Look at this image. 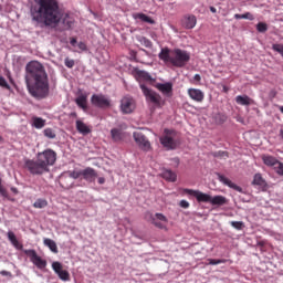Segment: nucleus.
<instances>
[{"instance_id": "52", "label": "nucleus", "mask_w": 283, "mask_h": 283, "mask_svg": "<svg viewBox=\"0 0 283 283\" xmlns=\"http://www.w3.org/2000/svg\"><path fill=\"white\" fill-rule=\"evenodd\" d=\"M210 12H212L213 14H216L218 12V9H216V7H210Z\"/></svg>"}, {"instance_id": "45", "label": "nucleus", "mask_w": 283, "mask_h": 283, "mask_svg": "<svg viewBox=\"0 0 283 283\" xmlns=\"http://www.w3.org/2000/svg\"><path fill=\"white\" fill-rule=\"evenodd\" d=\"M243 19H248L249 21H253L255 17L251 12L243 13Z\"/></svg>"}, {"instance_id": "19", "label": "nucleus", "mask_w": 283, "mask_h": 283, "mask_svg": "<svg viewBox=\"0 0 283 283\" xmlns=\"http://www.w3.org/2000/svg\"><path fill=\"white\" fill-rule=\"evenodd\" d=\"M75 127L78 134H83V136H87V134H92V128L87 126V124H84L83 120L77 119L75 122Z\"/></svg>"}, {"instance_id": "56", "label": "nucleus", "mask_w": 283, "mask_h": 283, "mask_svg": "<svg viewBox=\"0 0 283 283\" xmlns=\"http://www.w3.org/2000/svg\"><path fill=\"white\" fill-rule=\"evenodd\" d=\"M280 136H281V138L283 140V129L282 128L280 129Z\"/></svg>"}, {"instance_id": "51", "label": "nucleus", "mask_w": 283, "mask_h": 283, "mask_svg": "<svg viewBox=\"0 0 283 283\" xmlns=\"http://www.w3.org/2000/svg\"><path fill=\"white\" fill-rule=\"evenodd\" d=\"M234 19H244V15L240 14V13H235L234 14Z\"/></svg>"}, {"instance_id": "36", "label": "nucleus", "mask_w": 283, "mask_h": 283, "mask_svg": "<svg viewBox=\"0 0 283 283\" xmlns=\"http://www.w3.org/2000/svg\"><path fill=\"white\" fill-rule=\"evenodd\" d=\"M256 30H258V32L264 33V32H266V30H269V25L264 22H259L256 24Z\"/></svg>"}, {"instance_id": "4", "label": "nucleus", "mask_w": 283, "mask_h": 283, "mask_svg": "<svg viewBox=\"0 0 283 283\" xmlns=\"http://www.w3.org/2000/svg\"><path fill=\"white\" fill-rule=\"evenodd\" d=\"M160 61H164L166 65H172V67H185L189 61H191V55L189 52L175 49L169 50L168 48L161 49L159 53Z\"/></svg>"}, {"instance_id": "40", "label": "nucleus", "mask_w": 283, "mask_h": 283, "mask_svg": "<svg viewBox=\"0 0 283 283\" xmlns=\"http://www.w3.org/2000/svg\"><path fill=\"white\" fill-rule=\"evenodd\" d=\"M0 87H4V90H10V84L6 81L4 76L0 75Z\"/></svg>"}, {"instance_id": "14", "label": "nucleus", "mask_w": 283, "mask_h": 283, "mask_svg": "<svg viewBox=\"0 0 283 283\" xmlns=\"http://www.w3.org/2000/svg\"><path fill=\"white\" fill-rule=\"evenodd\" d=\"M168 222L169 220L163 213L157 212L155 217L151 218V224H154V227H156L157 229H167Z\"/></svg>"}, {"instance_id": "53", "label": "nucleus", "mask_w": 283, "mask_h": 283, "mask_svg": "<svg viewBox=\"0 0 283 283\" xmlns=\"http://www.w3.org/2000/svg\"><path fill=\"white\" fill-rule=\"evenodd\" d=\"M71 45H76V38L71 39Z\"/></svg>"}, {"instance_id": "35", "label": "nucleus", "mask_w": 283, "mask_h": 283, "mask_svg": "<svg viewBox=\"0 0 283 283\" xmlns=\"http://www.w3.org/2000/svg\"><path fill=\"white\" fill-rule=\"evenodd\" d=\"M230 224L233 229H237V231H242V229H244V222L242 221H231Z\"/></svg>"}, {"instance_id": "3", "label": "nucleus", "mask_w": 283, "mask_h": 283, "mask_svg": "<svg viewBox=\"0 0 283 283\" xmlns=\"http://www.w3.org/2000/svg\"><path fill=\"white\" fill-rule=\"evenodd\" d=\"M36 158V160L27 159L24 167L33 176H42V174L50 171V167L56 163V151L49 148L42 153H38Z\"/></svg>"}, {"instance_id": "42", "label": "nucleus", "mask_w": 283, "mask_h": 283, "mask_svg": "<svg viewBox=\"0 0 283 283\" xmlns=\"http://www.w3.org/2000/svg\"><path fill=\"white\" fill-rule=\"evenodd\" d=\"M1 182H3V181L0 178V195L2 196V198H8V190H6V188H3V185Z\"/></svg>"}, {"instance_id": "55", "label": "nucleus", "mask_w": 283, "mask_h": 283, "mask_svg": "<svg viewBox=\"0 0 283 283\" xmlns=\"http://www.w3.org/2000/svg\"><path fill=\"white\" fill-rule=\"evenodd\" d=\"M11 191H12L13 193H19V190H18L17 188H11Z\"/></svg>"}, {"instance_id": "44", "label": "nucleus", "mask_w": 283, "mask_h": 283, "mask_svg": "<svg viewBox=\"0 0 283 283\" xmlns=\"http://www.w3.org/2000/svg\"><path fill=\"white\" fill-rule=\"evenodd\" d=\"M189 201H187V200H181L180 202H179V207H181V209H189Z\"/></svg>"}, {"instance_id": "28", "label": "nucleus", "mask_w": 283, "mask_h": 283, "mask_svg": "<svg viewBox=\"0 0 283 283\" xmlns=\"http://www.w3.org/2000/svg\"><path fill=\"white\" fill-rule=\"evenodd\" d=\"M75 103L77 106L81 107V109H87V96L80 95L78 97H76Z\"/></svg>"}, {"instance_id": "50", "label": "nucleus", "mask_w": 283, "mask_h": 283, "mask_svg": "<svg viewBox=\"0 0 283 283\" xmlns=\"http://www.w3.org/2000/svg\"><path fill=\"white\" fill-rule=\"evenodd\" d=\"M97 182H98V185H105V178L104 177H99L97 179Z\"/></svg>"}, {"instance_id": "7", "label": "nucleus", "mask_w": 283, "mask_h": 283, "mask_svg": "<svg viewBox=\"0 0 283 283\" xmlns=\"http://www.w3.org/2000/svg\"><path fill=\"white\" fill-rule=\"evenodd\" d=\"M164 134L165 135L160 137L161 145L166 147V149H176V140H174V138H176V130L165 129Z\"/></svg>"}, {"instance_id": "29", "label": "nucleus", "mask_w": 283, "mask_h": 283, "mask_svg": "<svg viewBox=\"0 0 283 283\" xmlns=\"http://www.w3.org/2000/svg\"><path fill=\"white\" fill-rule=\"evenodd\" d=\"M111 136L115 143L123 140V132L118 128H113L111 130Z\"/></svg>"}, {"instance_id": "9", "label": "nucleus", "mask_w": 283, "mask_h": 283, "mask_svg": "<svg viewBox=\"0 0 283 283\" xmlns=\"http://www.w3.org/2000/svg\"><path fill=\"white\" fill-rule=\"evenodd\" d=\"M25 255L30 258L31 262L38 268V269H45L48 266V261L43 260L39 254H36L35 250H24Z\"/></svg>"}, {"instance_id": "13", "label": "nucleus", "mask_w": 283, "mask_h": 283, "mask_svg": "<svg viewBox=\"0 0 283 283\" xmlns=\"http://www.w3.org/2000/svg\"><path fill=\"white\" fill-rule=\"evenodd\" d=\"M164 96L171 98L174 96V84L171 82L158 83L155 86Z\"/></svg>"}, {"instance_id": "46", "label": "nucleus", "mask_w": 283, "mask_h": 283, "mask_svg": "<svg viewBox=\"0 0 283 283\" xmlns=\"http://www.w3.org/2000/svg\"><path fill=\"white\" fill-rule=\"evenodd\" d=\"M218 118H219V120H218V123H220V124H222V123H227V117H226V115H218Z\"/></svg>"}, {"instance_id": "41", "label": "nucleus", "mask_w": 283, "mask_h": 283, "mask_svg": "<svg viewBox=\"0 0 283 283\" xmlns=\"http://www.w3.org/2000/svg\"><path fill=\"white\" fill-rule=\"evenodd\" d=\"M64 65H65L66 67H69L70 70H72V67H74V65H75V62H74V60H72V59H70V57H66V59L64 60Z\"/></svg>"}, {"instance_id": "31", "label": "nucleus", "mask_w": 283, "mask_h": 283, "mask_svg": "<svg viewBox=\"0 0 283 283\" xmlns=\"http://www.w3.org/2000/svg\"><path fill=\"white\" fill-rule=\"evenodd\" d=\"M252 185H256L258 187H264V185H266V181L262 177V174H255L254 175Z\"/></svg>"}, {"instance_id": "20", "label": "nucleus", "mask_w": 283, "mask_h": 283, "mask_svg": "<svg viewBox=\"0 0 283 283\" xmlns=\"http://www.w3.org/2000/svg\"><path fill=\"white\" fill-rule=\"evenodd\" d=\"M219 180L227 187H230V189H234V191H239V193H242V187L233 184L229 178H227L222 175H219Z\"/></svg>"}, {"instance_id": "15", "label": "nucleus", "mask_w": 283, "mask_h": 283, "mask_svg": "<svg viewBox=\"0 0 283 283\" xmlns=\"http://www.w3.org/2000/svg\"><path fill=\"white\" fill-rule=\"evenodd\" d=\"M135 78L139 82V85H144L143 81L146 83H156V78L151 77L147 71H135Z\"/></svg>"}, {"instance_id": "38", "label": "nucleus", "mask_w": 283, "mask_h": 283, "mask_svg": "<svg viewBox=\"0 0 283 283\" xmlns=\"http://www.w3.org/2000/svg\"><path fill=\"white\" fill-rule=\"evenodd\" d=\"M274 169L279 176H283V163L277 161Z\"/></svg>"}, {"instance_id": "11", "label": "nucleus", "mask_w": 283, "mask_h": 283, "mask_svg": "<svg viewBox=\"0 0 283 283\" xmlns=\"http://www.w3.org/2000/svg\"><path fill=\"white\" fill-rule=\"evenodd\" d=\"M52 269L54 273L57 274V277L62 280V282H70V272L67 270H63V264H61V262H53Z\"/></svg>"}, {"instance_id": "8", "label": "nucleus", "mask_w": 283, "mask_h": 283, "mask_svg": "<svg viewBox=\"0 0 283 283\" xmlns=\"http://www.w3.org/2000/svg\"><path fill=\"white\" fill-rule=\"evenodd\" d=\"M91 103L95 107H99V109H107V107L112 106V101H109V98L103 94L92 95Z\"/></svg>"}, {"instance_id": "33", "label": "nucleus", "mask_w": 283, "mask_h": 283, "mask_svg": "<svg viewBox=\"0 0 283 283\" xmlns=\"http://www.w3.org/2000/svg\"><path fill=\"white\" fill-rule=\"evenodd\" d=\"M138 41H139L140 45H144V48L150 49L154 46V43H151L150 40L145 36L138 38Z\"/></svg>"}, {"instance_id": "16", "label": "nucleus", "mask_w": 283, "mask_h": 283, "mask_svg": "<svg viewBox=\"0 0 283 283\" xmlns=\"http://www.w3.org/2000/svg\"><path fill=\"white\" fill-rule=\"evenodd\" d=\"M82 177L86 180V182H94V180L98 178V172H96V169L87 167L82 170Z\"/></svg>"}, {"instance_id": "1", "label": "nucleus", "mask_w": 283, "mask_h": 283, "mask_svg": "<svg viewBox=\"0 0 283 283\" xmlns=\"http://www.w3.org/2000/svg\"><path fill=\"white\" fill-rule=\"evenodd\" d=\"M30 17L34 23L45 28H56L61 21L64 30H71L74 25V18L61 12L59 0H35L30 8Z\"/></svg>"}, {"instance_id": "47", "label": "nucleus", "mask_w": 283, "mask_h": 283, "mask_svg": "<svg viewBox=\"0 0 283 283\" xmlns=\"http://www.w3.org/2000/svg\"><path fill=\"white\" fill-rule=\"evenodd\" d=\"M77 48H80L83 52H85V50H87V45L84 42H80L77 44Z\"/></svg>"}, {"instance_id": "32", "label": "nucleus", "mask_w": 283, "mask_h": 283, "mask_svg": "<svg viewBox=\"0 0 283 283\" xmlns=\"http://www.w3.org/2000/svg\"><path fill=\"white\" fill-rule=\"evenodd\" d=\"M34 209H45L48 207V200L45 199H36L33 203Z\"/></svg>"}, {"instance_id": "24", "label": "nucleus", "mask_w": 283, "mask_h": 283, "mask_svg": "<svg viewBox=\"0 0 283 283\" xmlns=\"http://www.w3.org/2000/svg\"><path fill=\"white\" fill-rule=\"evenodd\" d=\"M7 235H8V240L11 242V244H12L15 249H18V250L23 249V244H21V243L19 242V240L17 239V235L14 234V232L9 231Z\"/></svg>"}, {"instance_id": "22", "label": "nucleus", "mask_w": 283, "mask_h": 283, "mask_svg": "<svg viewBox=\"0 0 283 283\" xmlns=\"http://www.w3.org/2000/svg\"><path fill=\"white\" fill-rule=\"evenodd\" d=\"M262 160L266 167H275L280 160L271 155H262Z\"/></svg>"}, {"instance_id": "5", "label": "nucleus", "mask_w": 283, "mask_h": 283, "mask_svg": "<svg viewBox=\"0 0 283 283\" xmlns=\"http://www.w3.org/2000/svg\"><path fill=\"white\" fill-rule=\"evenodd\" d=\"M140 90L148 103H151L154 107H163L165 105V101H163V96L156 93V91L150 90L145 84H140Z\"/></svg>"}, {"instance_id": "26", "label": "nucleus", "mask_w": 283, "mask_h": 283, "mask_svg": "<svg viewBox=\"0 0 283 283\" xmlns=\"http://www.w3.org/2000/svg\"><path fill=\"white\" fill-rule=\"evenodd\" d=\"M44 247H48L52 253H59V247L56 242L52 239H44L43 241Z\"/></svg>"}, {"instance_id": "6", "label": "nucleus", "mask_w": 283, "mask_h": 283, "mask_svg": "<svg viewBox=\"0 0 283 283\" xmlns=\"http://www.w3.org/2000/svg\"><path fill=\"white\" fill-rule=\"evenodd\" d=\"M181 196H191L192 198H196L197 202H199V203L200 202H210L211 203V195L205 193L200 190L182 188Z\"/></svg>"}, {"instance_id": "2", "label": "nucleus", "mask_w": 283, "mask_h": 283, "mask_svg": "<svg viewBox=\"0 0 283 283\" xmlns=\"http://www.w3.org/2000/svg\"><path fill=\"white\" fill-rule=\"evenodd\" d=\"M25 83L33 98H48L50 96V80L45 66L39 61H31L25 66Z\"/></svg>"}, {"instance_id": "39", "label": "nucleus", "mask_w": 283, "mask_h": 283, "mask_svg": "<svg viewBox=\"0 0 283 283\" xmlns=\"http://www.w3.org/2000/svg\"><path fill=\"white\" fill-rule=\"evenodd\" d=\"M81 176H83L82 170L76 171H70V178H73L74 180H78V178H81Z\"/></svg>"}, {"instance_id": "10", "label": "nucleus", "mask_w": 283, "mask_h": 283, "mask_svg": "<svg viewBox=\"0 0 283 283\" xmlns=\"http://www.w3.org/2000/svg\"><path fill=\"white\" fill-rule=\"evenodd\" d=\"M134 140L137 143L138 147L143 149V151H149L151 149V143L143 133H134Z\"/></svg>"}, {"instance_id": "49", "label": "nucleus", "mask_w": 283, "mask_h": 283, "mask_svg": "<svg viewBox=\"0 0 283 283\" xmlns=\"http://www.w3.org/2000/svg\"><path fill=\"white\" fill-rule=\"evenodd\" d=\"M201 80H202V77L200 76V74H196L193 76V81H196L197 83H200Z\"/></svg>"}, {"instance_id": "23", "label": "nucleus", "mask_w": 283, "mask_h": 283, "mask_svg": "<svg viewBox=\"0 0 283 283\" xmlns=\"http://www.w3.org/2000/svg\"><path fill=\"white\" fill-rule=\"evenodd\" d=\"M235 103L238 105L249 106L252 105L253 101L251 97H249V95H239L235 97Z\"/></svg>"}, {"instance_id": "34", "label": "nucleus", "mask_w": 283, "mask_h": 283, "mask_svg": "<svg viewBox=\"0 0 283 283\" xmlns=\"http://www.w3.org/2000/svg\"><path fill=\"white\" fill-rule=\"evenodd\" d=\"M43 134H44V136H45L46 138H50V139L56 138V133H54V129H52V128H45V129L43 130Z\"/></svg>"}, {"instance_id": "37", "label": "nucleus", "mask_w": 283, "mask_h": 283, "mask_svg": "<svg viewBox=\"0 0 283 283\" xmlns=\"http://www.w3.org/2000/svg\"><path fill=\"white\" fill-rule=\"evenodd\" d=\"M214 158H223L227 159L229 157V153L224 150H219L213 153Z\"/></svg>"}, {"instance_id": "12", "label": "nucleus", "mask_w": 283, "mask_h": 283, "mask_svg": "<svg viewBox=\"0 0 283 283\" xmlns=\"http://www.w3.org/2000/svg\"><path fill=\"white\" fill-rule=\"evenodd\" d=\"M120 109L123 114H132L136 109V102L132 97H124L120 101Z\"/></svg>"}, {"instance_id": "43", "label": "nucleus", "mask_w": 283, "mask_h": 283, "mask_svg": "<svg viewBox=\"0 0 283 283\" xmlns=\"http://www.w3.org/2000/svg\"><path fill=\"white\" fill-rule=\"evenodd\" d=\"M208 262H209V264H211V265L224 264V260H220V259H218V260H216V259H209Z\"/></svg>"}, {"instance_id": "18", "label": "nucleus", "mask_w": 283, "mask_h": 283, "mask_svg": "<svg viewBox=\"0 0 283 283\" xmlns=\"http://www.w3.org/2000/svg\"><path fill=\"white\" fill-rule=\"evenodd\" d=\"M196 23H198V19L196 18V15H185L184 28H186V30H193V28H196Z\"/></svg>"}, {"instance_id": "17", "label": "nucleus", "mask_w": 283, "mask_h": 283, "mask_svg": "<svg viewBox=\"0 0 283 283\" xmlns=\"http://www.w3.org/2000/svg\"><path fill=\"white\" fill-rule=\"evenodd\" d=\"M188 96L196 103L205 101V93L199 88H188Z\"/></svg>"}, {"instance_id": "48", "label": "nucleus", "mask_w": 283, "mask_h": 283, "mask_svg": "<svg viewBox=\"0 0 283 283\" xmlns=\"http://www.w3.org/2000/svg\"><path fill=\"white\" fill-rule=\"evenodd\" d=\"M0 275H4V276H7V277H10V276H12V273L9 272V271L2 270V271L0 272Z\"/></svg>"}, {"instance_id": "25", "label": "nucleus", "mask_w": 283, "mask_h": 283, "mask_svg": "<svg viewBox=\"0 0 283 283\" xmlns=\"http://www.w3.org/2000/svg\"><path fill=\"white\" fill-rule=\"evenodd\" d=\"M161 177L164 180H167L168 182H176L178 175L171 170H164L161 174Z\"/></svg>"}, {"instance_id": "54", "label": "nucleus", "mask_w": 283, "mask_h": 283, "mask_svg": "<svg viewBox=\"0 0 283 283\" xmlns=\"http://www.w3.org/2000/svg\"><path fill=\"white\" fill-rule=\"evenodd\" d=\"M77 116H78V115L76 114V112L71 113V117H72V118H77Z\"/></svg>"}, {"instance_id": "57", "label": "nucleus", "mask_w": 283, "mask_h": 283, "mask_svg": "<svg viewBox=\"0 0 283 283\" xmlns=\"http://www.w3.org/2000/svg\"><path fill=\"white\" fill-rule=\"evenodd\" d=\"M279 111L283 114V106H279Z\"/></svg>"}, {"instance_id": "21", "label": "nucleus", "mask_w": 283, "mask_h": 283, "mask_svg": "<svg viewBox=\"0 0 283 283\" xmlns=\"http://www.w3.org/2000/svg\"><path fill=\"white\" fill-rule=\"evenodd\" d=\"M210 205H212L213 207H222L224 205H227V198L224 196H214V197H211L210 199Z\"/></svg>"}, {"instance_id": "27", "label": "nucleus", "mask_w": 283, "mask_h": 283, "mask_svg": "<svg viewBox=\"0 0 283 283\" xmlns=\"http://www.w3.org/2000/svg\"><path fill=\"white\" fill-rule=\"evenodd\" d=\"M134 19H139V21H143L144 23H150V25H154V23H156L154 19L149 18L145 13H135Z\"/></svg>"}, {"instance_id": "30", "label": "nucleus", "mask_w": 283, "mask_h": 283, "mask_svg": "<svg viewBox=\"0 0 283 283\" xmlns=\"http://www.w3.org/2000/svg\"><path fill=\"white\" fill-rule=\"evenodd\" d=\"M32 125L35 127V129H43V127H45V119L41 117H33Z\"/></svg>"}]
</instances>
